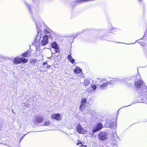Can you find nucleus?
Returning <instances> with one entry per match:
<instances>
[{
	"label": "nucleus",
	"mask_w": 147,
	"mask_h": 147,
	"mask_svg": "<svg viewBox=\"0 0 147 147\" xmlns=\"http://www.w3.org/2000/svg\"><path fill=\"white\" fill-rule=\"evenodd\" d=\"M135 86L139 95L143 96L145 98H147V87L143 81L139 80L136 82L135 83Z\"/></svg>",
	"instance_id": "f257e3e1"
},
{
	"label": "nucleus",
	"mask_w": 147,
	"mask_h": 147,
	"mask_svg": "<svg viewBox=\"0 0 147 147\" xmlns=\"http://www.w3.org/2000/svg\"><path fill=\"white\" fill-rule=\"evenodd\" d=\"M28 61V60L27 59L19 56L16 57L15 58L13 61V63L15 64L26 63Z\"/></svg>",
	"instance_id": "f03ea898"
},
{
	"label": "nucleus",
	"mask_w": 147,
	"mask_h": 147,
	"mask_svg": "<svg viewBox=\"0 0 147 147\" xmlns=\"http://www.w3.org/2000/svg\"><path fill=\"white\" fill-rule=\"evenodd\" d=\"M120 80H118L117 79H114L112 80H111L110 82L109 83V82H105L104 83H103L100 86V88L102 89H104L105 88L107 87V85L109 84L110 85H113L112 83H114L115 82H116L117 81H119Z\"/></svg>",
	"instance_id": "7ed1b4c3"
},
{
	"label": "nucleus",
	"mask_w": 147,
	"mask_h": 147,
	"mask_svg": "<svg viewBox=\"0 0 147 147\" xmlns=\"http://www.w3.org/2000/svg\"><path fill=\"white\" fill-rule=\"evenodd\" d=\"M108 134L105 132L100 133L98 135L99 139L102 141H104L107 139Z\"/></svg>",
	"instance_id": "20e7f679"
},
{
	"label": "nucleus",
	"mask_w": 147,
	"mask_h": 147,
	"mask_svg": "<svg viewBox=\"0 0 147 147\" xmlns=\"http://www.w3.org/2000/svg\"><path fill=\"white\" fill-rule=\"evenodd\" d=\"M76 129L77 132L79 134H85L86 131L83 128L80 124H78L76 126Z\"/></svg>",
	"instance_id": "39448f33"
},
{
	"label": "nucleus",
	"mask_w": 147,
	"mask_h": 147,
	"mask_svg": "<svg viewBox=\"0 0 147 147\" xmlns=\"http://www.w3.org/2000/svg\"><path fill=\"white\" fill-rule=\"evenodd\" d=\"M87 102L86 98H82L81 102V105L80 107V109L82 110L84 109L86 105L87 104Z\"/></svg>",
	"instance_id": "423d86ee"
},
{
	"label": "nucleus",
	"mask_w": 147,
	"mask_h": 147,
	"mask_svg": "<svg viewBox=\"0 0 147 147\" xmlns=\"http://www.w3.org/2000/svg\"><path fill=\"white\" fill-rule=\"evenodd\" d=\"M52 48L55 49V53H59V49L58 46V45L55 42L52 43L51 45Z\"/></svg>",
	"instance_id": "0eeeda50"
},
{
	"label": "nucleus",
	"mask_w": 147,
	"mask_h": 147,
	"mask_svg": "<svg viewBox=\"0 0 147 147\" xmlns=\"http://www.w3.org/2000/svg\"><path fill=\"white\" fill-rule=\"evenodd\" d=\"M49 36L47 35H45L43 37V39L41 42V44L42 46L46 45L48 42Z\"/></svg>",
	"instance_id": "6e6552de"
},
{
	"label": "nucleus",
	"mask_w": 147,
	"mask_h": 147,
	"mask_svg": "<svg viewBox=\"0 0 147 147\" xmlns=\"http://www.w3.org/2000/svg\"><path fill=\"white\" fill-rule=\"evenodd\" d=\"M51 117L52 119H55L58 121L60 120L62 118L61 116L59 114H55L52 115L51 116Z\"/></svg>",
	"instance_id": "1a4fd4ad"
},
{
	"label": "nucleus",
	"mask_w": 147,
	"mask_h": 147,
	"mask_svg": "<svg viewBox=\"0 0 147 147\" xmlns=\"http://www.w3.org/2000/svg\"><path fill=\"white\" fill-rule=\"evenodd\" d=\"M102 127V125L100 123H98L96 125L94 129L92 130V132L93 133H95L96 132L100 130Z\"/></svg>",
	"instance_id": "9d476101"
},
{
	"label": "nucleus",
	"mask_w": 147,
	"mask_h": 147,
	"mask_svg": "<svg viewBox=\"0 0 147 147\" xmlns=\"http://www.w3.org/2000/svg\"><path fill=\"white\" fill-rule=\"evenodd\" d=\"M43 118L41 117H36L34 120V122L35 125L38 124V123L42 122L43 121Z\"/></svg>",
	"instance_id": "9b49d317"
},
{
	"label": "nucleus",
	"mask_w": 147,
	"mask_h": 147,
	"mask_svg": "<svg viewBox=\"0 0 147 147\" xmlns=\"http://www.w3.org/2000/svg\"><path fill=\"white\" fill-rule=\"evenodd\" d=\"M31 56V52L29 51H27L24 52L22 55V57L24 58L26 57H29Z\"/></svg>",
	"instance_id": "f8f14e48"
},
{
	"label": "nucleus",
	"mask_w": 147,
	"mask_h": 147,
	"mask_svg": "<svg viewBox=\"0 0 147 147\" xmlns=\"http://www.w3.org/2000/svg\"><path fill=\"white\" fill-rule=\"evenodd\" d=\"M96 86L95 85H93L91 87L88 88L86 90V91L88 92H91L93 90H96Z\"/></svg>",
	"instance_id": "ddd939ff"
},
{
	"label": "nucleus",
	"mask_w": 147,
	"mask_h": 147,
	"mask_svg": "<svg viewBox=\"0 0 147 147\" xmlns=\"http://www.w3.org/2000/svg\"><path fill=\"white\" fill-rule=\"evenodd\" d=\"M74 71L75 73L76 74L80 73V76L81 78H82L83 77L84 75L82 74V70L79 68L78 67L76 68L74 70Z\"/></svg>",
	"instance_id": "4468645a"
},
{
	"label": "nucleus",
	"mask_w": 147,
	"mask_h": 147,
	"mask_svg": "<svg viewBox=\"0 0 147 147\" xmlns=\"http://www.w3.org/2000/svg\"><path fill=\"white\" fill-rule=\"evenodd\" d=\"M67 59L71 63L73 64L74 63L75 60L72 58L71 54L68 55Z\"/></svg>",
	"instance_id": "2eb2a0df"
},
{
	"label": "nucleus",
	"mask_w": 147,
	"mask_h": 147,
	"mask_svg": "<svg viewBox=\"0 0 147 147\" xmlns=\"http://www.w3.org/2000/svg\"><path fill=\"white\" fill-rule=\"evenodd\" d=\"M67 59L71 63L73 64L74 63L75 60L72 58L71 54L68 55Z\"/></svg>",
	"instance_id": "dca6fc26"
},
{
	"label": "nucleus",
	"mask_w": 147,
	"mask_h": 147,
	"mask_svg": "<svg viewBox=\"0 0 147 147\" xmlns=\"http://www.w3.org/2000/svg\"><path fill=\"white\" fill-rule=\"evenodd\" d=\"M90 81L88 79H85L83 82L84 85L85 86H88L90 84Z\"/></svg>",
	"instance_id": "f3484780"
},
{
	"label": "nucleus",
	"mask_w": 147,
	"mask_h": 147,
	"mask_svg": "<svg viewBox=\"0 0 147 147\" xmlns=\"http://www.w3.org/2000/svg\"><path fill=\"white\" fill-rule=\"evenodd\" d=\"M77 145H79L80 147H87L85 145H84L80 141H78V143L77 144Z\"/></svg>",
	"instance_id": "a211bd4d"
},
{
	"label": "nucleus",
	"mask_w": 147,
	"mask_h": 147,
	"mask_svg": "<svg viewBox=\"0 0 147 147\" xmlns=\"http://www.w3.org/2000/svg\"><path fill=\"white\" fill-rule=\"evenodd\" d=\"M110 125L109 126V127L110 128H113L114 127H116V124L115 123H110Z\"/></svg>",
	"instance_id": "6ab92c4d"
},
{
	"label": "nucleus",
	"mask_w": 147,
	"mask_h": 147,
	"mask_svg": "<svg viewBox=\"0 0 147 147\" xmlns=\"http://www.w3.org/2000/svg\"><path fill=\"white\" fill-rule=\"evenodd\" d=\"M87 113L93 115L95 113L92 110L89 109H87Z\"/></svg>",
	"instance_id": "aec40b11"
},
{
	"label": "nucleus",
	"mask_w": 147,
	"mask_h": 147,
	"mask_svg": "<svg viewBox=\"0 0 147 147\" xmlns=\"http://www.w3.org/2000/svg\"><path fill=\"white\" fill-rule=\"evenodd\" d=\"M37 61V60L36 59H32L30 60V62L32 64H35Z\"/></svg>",
	"instance_id": "412c9836"
},
{
	"label": "nucleus",
	"mask_w": 147,
	"mask_h": 147,
	"mask_svg": "<svg viewBox=\"0 0 147 147\" xmlns=\"http://www.w3.org/2000/svg\"><path fill=\"white\" fill-rule=\"evenodd\" d=\"M76 2L77 3H79L85 2H87V0H76Z\"/></svg>",
	"instance_id": "4be33fe9"
},
{
	"label": "nucleus",
	"mask_w": 147,
	"mask_h": 147,
	"mask_svg": "<svg viewBox=\"0 0 147 147\" xmlns=\"http://www.w3.org/2000/svg\"><path fill=\"white\" fill-rule=\"evenodd\" d=\"M50 123V121H45L44 123V125H46V126H47L49 125Z\"/></svg>",
	"instance_id": "5701e85b"
},
{
	"label": "nucleus",
	"mask_w": 147,
	"mask_h": 147,
	"mask_svg": "<svg viewBox=\"0 0 147 147\" xmlns=\"http://www.w3.org/2000/svg\"><path fill=\"white\" fill-rule=\"evenodd\" d=\"M22 105L23 107H28L29 106V104L28 103H23L22 104Z\"/></svg>",
	"instance_id": "b1692460"
},
{
	"label": "nucleus",
	"mask_w": 147,
	"mask_h": 147,
	"mask_svg": "<svg viewBox=\"0 0 147 147\" xmlns=\"http://www.w3.org/2000/svg\"><path fill=\"white\" fill-rule=\"evenodd\" d=\"M18 69L20 70H22V71H24V68L22 67L21 65L19 66Z\"/></svg>",
	"instance_id": "393cba45"
},
{
	"label": "nucleus",
	"mask_w": 147,
	"mask_h": 147,
	"mask_svg": "<svg viewBox=\"0 0 147 147\" xmlns=\"http://www.w3.org/2000/svg\"><path fill=\"white\" fill-rule=\"evenodd\" d=\"M44 32L46 34H50V32L47 30H45L44 31Z\"/></svg>",
	"instance_id": "a878e982"
},
{
	"label": "nucleus",
	"mask_w": 147,
	"mask_h": 147,
	"mask_svg": "<svg viewBox=\"0 0 147 147\" xmlns=\"http://www.w3.org/2000/svg\"><path fill=\"white\" fill-rule=\"evenodd\" d=\"M100 82H105L106 81V79H103L102 80H100Z\"/></svg>",
	"instance_id": "bb28decb"
},
{
	"label": "nucleus",
	"mask_w": 147,
	"mask_h": 147,
	"mask_svg": "<svg viewBox=\"0 0 147 147\" xmlns=\"http://www.w3.org/2000/svg\"><path fill=\"white\" fill-rule=\"evenodd\" d=\"M46 67L47 68H49L50 67V65H46Z\"/></svg>",
	"instance_id": "cd10ccee"
},
{
	"label": "nucleus",
	"mask_w": 147,
	"mask_h": 147,
	"mask_svg": "<svg viewBox=\"0 0 147 147\" xmlns=\"http://www.w3.org/2000/svg\"><path fill=\"white\" fill-rule=\"evenodd\" d=\"M47 62H44L43 64H47Z\"/></svg>",
	"instance_id": "c85d7f7f"
},
{
	"label": "nucleus",
	"mask_w": 147,
	"mask_h": 147,
	"mask_svg": "<svg viewBox=\"0 0 147 147\" xmlns=\"http://www.w3.org/2000/svg\"><path fill=\"white\" fill-rule=\"evenodd\" d=\"M26 135V134H25L21 138V140H22V139L24 137V136H25Z\"/></svg>",
	"instance_id": "c756f323"
},
{
	"label": "nucleus",
	"mask_w": 147,
	"mask_h": 147,
	"mask_svg": "<svg viewBox=\"0 0 147 147\" xmlns=\"http://www.w3.org/2000/svg\"><path fill=\"white\" fill-rule=\"evenodd\" d=\"M2 128L1 127H0V130Z\"/></svg>",
	"instance_id": "7c9ffc66"
},
{
	"label": "nucleus",
	"mask_w": 147,
	"mask_h": 147,
	"mask_svg": "<svg viewBox=\"0 0 147 147\" xmlns=\"http://www.w3.org/2000/svg\"><path fill=\"white\" fill-rule=\"evenodd\" d=\"M100 80V79H99V78H98V80Z\"/></svg>",
	"instance_id": "2f4dec72"
},
{
	"label": "nucleus",
	"mask_w": 147,
	"mask_h": 147,
	"mask_svg": "<svg viewBox=\"0 0 147 147\" xmlns=\"http://www.w3.org/2000/svg\"><path fill=\"white\" fill-rule=\"evenodd\" d=\"M142 45H144V44H143H143H142Z\"/></svg>",
	"instance_id": "473e14b6"
}]
</instances>
